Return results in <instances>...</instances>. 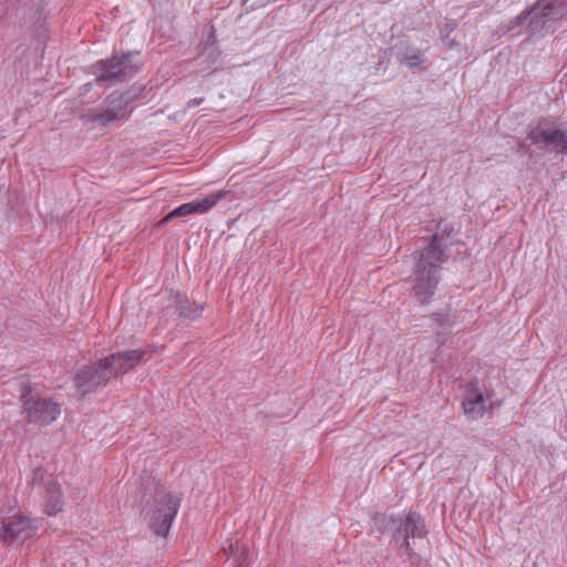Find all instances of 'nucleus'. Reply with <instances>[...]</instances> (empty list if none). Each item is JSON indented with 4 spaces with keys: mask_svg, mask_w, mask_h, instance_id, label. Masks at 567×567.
<instances>
[{
    "mask_svg": "<svg viewBox=\"0 0 567 567\" xmlns=\"http://www.w3.org/2000/svg\"><path fill=\"white\" fill-rule=\"evenodd\" d=\"M437 236L432 237L429 246L420 251L414 272L413 290L422 303H425L434 293L439 277L436 272L445 261L443 249L437 245Z\"/></svg>",
    "mask_w": 567,
    "mask_h": 567,
    "instance_id": "1",
    "label": "nucleus"
},
{
    "mask_svg": "<svg viewBox=\"0 0 567 567\" xmlns=\"http://www.w3.org/2000/svg\"><path fill=\"white\" fill-rule=\"evenodd\" d=\"M179 498L164 491L157 492L146 513L151 529L166 536L178 512Z\"/></svg>",
    "mask_w": 567,
    "mask_h": 567,
    "instance_id": "2",
    "label": "nucleus"
},
{
    "mask_svg": "<svg viewBox=\"0 0 567 567\" xmlns=\"http://www.w3.org/2000/svg\"><path fill=\"white\" fill-rule=\"evenodd\" d=\"M21 400L27 419L31 423H51L60 413V406L48 398H35L30 391H25Z\"/></svg>",
    "mask_w": 567,
    "mask_h": 567,
    "instance_id": "3",
    "label": "nucleus"
},
{
    "mask_svg": "<svg viewBox=\"0 0 567 567\" xmlns=\"http://www.w3.org/2000/svg\"><path fill=\"white\" fill-rule=\"evenodd\" d=\"M38 532L35 522L24 516L0 519V540L4 543L24 542Z\"/></svg>",
    "mask_w": 567,
    "mask_h": 567,
    "instance_id": "4",
    "label": "nucleus"
},
{
    "mask_svg": "<svg viewBox=\"0 0 567 567\" xmlns=\"http://www.w3.org/2000/svg\"><path fill=\"white\" fill-rule=\"evenodd\" d=\"M495 406L485 389H482L477 382L471 383L463 401V411L468 419L478 420Z\"/></svg>",
    "mask_w": 567,
    "mask_h": 567,
    "instance_id": "5",
    "label": "nucleus"
},
{
    "mask_svg": "<svg viewBox=\"0 0 567 567\" xmlns=\"http://www.w3.org/2000/svg\"><path fill=\"white\" fill-rule=\"evenodd\" d=\"M110 379V373L102 367V360H100L99 363L79 371L75 375V384L83 395L104 386Z\"/></svg>",
    "mask_w": 567,
    "mask_h": 567,
    "instance_id": "6",
    "label": "nucleus"
},
{
    "mask_svg": "<svg viewBox=\"0 0 567 567\" xmlns=\"http://www.w3.org/2000/svg\"><path fill=\"white\" fill-rule=\"evenodd\" d=\"M143 354L144 352L142 350L113 353L102 359V367L107 370L111 378L117 377L136 367L141 362Z\"/></svg>",
    "mask_w": 567,
    "mask_h": 567,
    "instance_id": "7",
    "label": "nucleus"
},
{
    "mask_svg": "<svg viewBox=\"0 0 567 567\" xmlns=\"http://www.w3.org/2000/svg\"><path fill=\"white\" fill-rule=\"evenodd\" d=\"M137 69V65L131 63V55L125 54L121 59L113 58L101 63V73L96 82L122 81L131 76Z\"/></svg>",
    "mask_w": 567,
    "mask_h": 567,
    "instance_id": "8",
    "label": "nucleus"
},
{
    "mask_svg": "<svg viewBox=\"0 0 567 567\" xmlns=\"http://www.w3.org/2000/svg\"><path fill=\"white\" fill-rule=\"evenodd\" d=\"M225 193L224 192H217L207 195L206 197L202 199H196L187 204H183L179 207L172 210L169 214H167L161 221V225H164L168 223L171 219L182 216H187L193 213H205L213 208L223 197Z\"/></svg>",
    "mask_w": 567,
    "mask_h": 567,
    "instance_id": "9",
    "label": "nucleus"
},
{
    "mask_svg": "<svg viewBox=\"0 0 567 567\" xmlns=\"http://www.w3.org/2000/svg\"><path fill=\"white\" fill-rule=\"evenodd\" d=\"M529 138L534 143H544L551 146L555 151L567 155V134L558 128H535L529 133Z\"/></svg>",
    "mask_w": 567,
    "mask_h": 567,
    "instance_id": "10",
    "label": "nucleus"
},
{
    "mask_svg": "<svg viewBox=\"0 0 567 567\" xmlns=\"http://www.w3.org/2000/svg\"><path fill=\"white\" fill-rule=\"evenodd\" d=\"M398 533L403 537V543L401 544V547L405 548L406 551H410L412 549V546L409 538H422L425 536L426 530L424 523L420 518V516L410 514L408 515L402 526L399 528Z\"/></svg>",
    "mask_w": 567,
    "mask_h": 567,
    "instance_id": "11",
    "label": "nucleus"
},
{
    "mask_svg": "<svg viewBox=\"0 0 567 567\" xmlns=\"http://www.w3.org/2000/svg\"><path fill=\"white\" fill-rule=\"evenodd\" d=\"M43 511L49 516L58 515L63 508V496L60 485L54 482H48L43 495Z\"/></svg>",
    "mask_w": 567,
    "mask_h": 567,
    "instance_id": "12",
    "label": "nucleus"
},
{
    "mask_svg": "<svg viewBox=\"0 0 567 567\" xmlns=\"http://www.w3.org/2000/svg\"><path fill=\"white\" fill-rule=\"evenodd\" d=\"M173 302L176 303L179 316L188 320H196L202 316L204 310L203 305H199L195 301H189L188 299H181L178 293L172 295Z\"/></svg>",
    "mask_w": 567,
    "mask_h": 567,
    "instance_id": "13",
    "label": "nucleus"
},
{
    "mask_svg": "<svg viewBox=\"0 0 567 567\" xmlns=\"http://www.w3.org/2000/svg\"><path fill=\"white\" fill-rule=\"evenodd\" d=\"M125 115V110L122 106H113L89 115V121L99 125H109L116 120L124 118Z\"/></svg>",
    "mask_w": 567,
    "mask_h": 567,
    "instance_id": "14",
    "label": "nucleus"
},
{
    "mask_svg": "<svg viewBox=\"0 0 567 567\" xmlns=\"http://www.w3.org/2000/svg\"><path fill=\"white\" fill-rule=\"evenodd\" d=\"M545 9H548L549 12L563 13L567 8V0H545Z\"/></svg>",
    "mask_w": 567,
    "mask_h": 567,
    "instance_id": "15",
    "label": "nucleus"
},
{
    "mask_svg": "<svg viewBox=\"0 0 567 567\" xmlns=\"http://www.w3.org/2000/svg\"><path fill=\"white\" fill-rule=\"evenodd\" d=\"M404 63L409 68L417 66L422 63V59L419 54H413L404 58Z\"/></svg>",
    "mask_w": 567,
    "mask_h": 567,
    "instance_id": "16",
    "label": "nucleus"
},
{
    "mask_svg": "<svg viewBox=\"0 0 567 567\" xmlns=\"http://www.w3.org/2000/svg\"><path fill=\"white\" fill-rule=\"evenodd\" d=\"M240 553H239V556H238V561L239 563H243L248 554V549L246 546H243L239 548Z\"/></svg>",
    "mask_w": 567,
    "mask_h": 567,
    "instance_id": "17",
    "label": "nucleus"
},
{
    "mask_svg": "<svg viewBox=\"0 0 567 567\" xmlns=\"http://www.w3.org/2000/svg\"><path fill=\"white\" fill-rule=\"evenodd\" d=\"M199 104H200V100H197V99L192 100V101L188 102V106L189 107H193V106H196V105H199Z\"/></svg>",
    "mask_w": 567,
    "mask_h": 567,
    "instance_id": "18",
    "label": "nucleus"
},
{
    "mask_svg": "<svg viewBox=\"0 0 567 567\" xmlns=\"http://www.w3.org/2000/svg\"><path fill=\"white\" fill-rule=\"evenodd\" d=\"M224 550H225L226 553H228L229 555L234 554V547H233V545H231V544H230L227 548H224Z\"/></svg>",
    "mask_w": 567,
    "mask_h": 567,
    "instance_id": "19",
    "label": "nucleus"
}]
</instances>
